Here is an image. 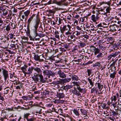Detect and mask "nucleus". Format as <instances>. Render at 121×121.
I'll return each instance as SVG.
<instances>
[{
  "instance_id": "f257e3e1",
  "label": "nucleus",
  "mask_w": 121,
  "mask_h": 121,
  "mask_svg": "<svg viewBox=\"0 0 121 121\" xmlns=\"http://www.w3.org/2000/svg\"><path fill=\"white\" fill-rule=\"evenodd\" d=\"M71 27L70 25L66 24L60 29L61 32L62 34H63L65 31H66L65 35L69 37V35H71L72 34V31L71 30Z\"/></svg>"
},
{
  "instance_id": "f03ea898",
  "label": "nucleus",
  "mask_w": 121,
  "mask_h": 121,
  "mask_svg": "<svg viewBox=\"0 0 121 121\" xmlns=\"http://www.w3.org/2000/svg\"><path fill=\"white\" fill-rule=\"evenodd\" d=\"M90 51L93 52H94V54L96 56V57L99 59H100L103 56L102 53L100 52V50L94 46L90 47Z\"/></svg>"
},
{
  "instance_id": "7ed1b4c3",
  "label": "nucleus",
  "mask_w": 121,
  "mask_h": 121,
  "mask_svg": "<svg viewBox=\"0 0 121 121\" xmlns=\"http://www.w3.org/2000/svg\"><path fill=\"white\" fill-rule=\"evenodd\" d=\"M64 2L63 0H61L60 1H57L56 0H50L48 3V4H56L59 6H61L63 5L62 3Z\"/></svg>"
},
{
  "instance_id": "20e7f679",
  "label": "nucleus",
  "mask_w": 121,
  "mask_h": 121,
  "mask_svg": "<svg viewBox=\"0 0 121 121\" xmlns=\"http://www.w3.org/2000/svg\"><path fill=\"white\" fill-rule=\"evenodd\" d=\"M2 73L4 77V79L5 81L6 80L7 78L9 77V72L4 69H2Z\"/></svg>"
},
{
  "instance_id": "39448f33",
  "label": "nucleus",
  "mask_w": 121,
  "mask_h": 121,
  "mask_svg": "<svg viewBox=\"0 0 121 121\" xmlns=\"http://www.w3.org/2000/svg\"><path fill=\"white\" fill-rule=\"evenodd\" d=\"M33 69L34 70L33 71V72L34 75L38 76V75L40 74L41 72V69L37 67H34Z\"/></svg>"
},
{
  "instance_id": "423d86ee",
  "label": "nucleus",
  "mask_w": 121,
  "mask_h": 121,
  "mask_svg": "<svg viewBox=\"0 0 121 121\" xmlns=\"http://www.w3.org/2000/svg\"><path fill=\"white\" fill-rule=\"evenodd\" d=\"M72 87V85H67L65 86H62L61 88V89L63 91L65 90V91H67L69 89H70Z\"/></svg>"
},
{
  "instance_id": "0eeeda50",
  "label": "nucleus",
  "mask_w": 121,
  "mask_h": 121,
  "mask_svg": "<svg viewBox=\"0 0 121 121\" xmlns=\"http://www.w3.org/2000/svg\"><path fill=\"white\" fill-rule=\"evenodd\" d=\"M35 14H33L30 18L28 20L27 23V27L29 28L30 26V24L31 21L33 20L34 17L35 16Z\"/></svg>"
},
{
  "instance_id": "6e6552de",
  "label": "nucleus",
  "mask_w": 121,
  "mask_h": 121,
  "mask_svg": "<svg viewBox=\"0 0 121 121\" xmlns=\"http://www.w3.org/2000/svg\"><path fill=\"white\" fill-rule=\"evenodd\" d=\"M99 17L98 16V15H97L96 16L95 15H93L91 17V19L93 22H95L97 20L99 19Z\"/></svg>"
},
{
  "instance_id": "1a4fd4ad",
  "label": "nucleus",
  "mask_w": 121,
  "mask_h": 121,
  "mask_svg": "<svg viewBox=\"0 0 121 121\" xmlns=\"http://www.w3.org/2000/svg\"><path fill=\"white\" fill-rule=\"evenodd\" d=\"M110 30L113 32L116 31V29H117V27L116 25H111L110 26Z\"/></svg>"
},
{
  "instance_id": "9d476101",
  "label": "nucleus",
  "mask_w": 121,
  "mask_h": 121,
  "mask_svg": "<svg viewBox=\"0 0 121 121\" xmlns=\"http://www.w3.org/2000/svg\"><path fill=\"white\" fill-rule=\"evenodd\" d=\"M13 78H15V80H13V82H14V84L15 85H21V83L19 81H16L18 79V78H16L14 76L13 77Z\"/></svg>"
},
{
  "instance_id": "9b49d317",
  "label": "nucleus",
  "mask_w": 121,
  "mask_h": 121,
  "mask_svg": "<svg viewBox=\"0 0 121 121\" xmlns=\"http://www.w3.org/2000/svg\"><path fill=\"white\" fill-rule=\"evenodd\" d=\"M27 66L26 65H24V66L21 68V69L22 70V72L24 73L26 75L27 74V72H26V69L27 68Z\"/></svg>"
},
{
  "instance_id": "f8f14e48",
  "label": "nucleus",
  "mask_w": 121,
  "mask_h": 121,
  "mask_svg": "<svg viewBox=\"0 0 121 121\" xmlns=\"http://www.w3.org/2000/svg\"><path fill=\"white\" fill-rule=\"evenodd\" d=\"M40 20L39 19H38L36 21L35 24L34 26L35 29H37L38 28Z\"/></svg>"
},
{
  "instance_id": "ddd939ff",
  "label": "nucleus",
  "mask_w": 121,
  "mask_h": 121,
  "mask_svg": "<svg viewBox=\"0 0 121 121\" xmlns=\"http://www.w3.org/2000/svg\"><path fill=\"white\" fill-rule=\"evenodd\" d=\"M103 10H104L102 9L101 11H99L98 12L99 14L103 15H102V16L103 17L107 16L106 13L104 12V11H103Z\"/></svg>"
},
{
  "instance_id": "4468645a",
  "label": "nucleus",
  "mask_w": 121,
  "mask_h": 121,
  "mask_svg": "<svg viewBox=\"0 0 121 121\" xmlns=\"http://www.w3.org/2000/svg\"><path fill=\"white\" fill-rule=\"evenodd\" d=\"M97 84L98 87L99 91H100L103 87V85H101L100 83L98 82L96 83Z\"/></svg>"
},
{
  "instance_id": "2eb2a0df",
  "label": "nucleus",
  "mask_w": 121,
  "mask_h": 121,
  "mask_svg": "<svg viewBox=\"0 0 121 121\" xmlns=\"http://www.w3.org/2000/svg\"><path fill=\"white\" fill-rule=\"evenodd\" d=\"M33 68L34 67H32L31 68H29L28 69V72L27 73V74H31L32 73V72L33 69Z\"/></svg>"
},
{
  "instance_id": "dca6fc26",
  "label": "nucleus",
  "mask_w": 121,
  "mask_h": 121,
  "mask_svg": "<svg viewBox=\"0 0 121 121\" xmlns=\"http://www.w3.org/2000/svg\"><path fill=\"white\" fill-rule=\"evenodd\" d=\"M9 87H7L6 88H5L4 89V93L5 94H7L9 91V89L10 88Z\"/></svg>"
},
{
  "instance_id": "f3484780",
  "label": "nucleus",
  "mask_w": 121,
  "mask_h": 121,
  "mask_svg": "<svg viewBox=\"0 0 121 121\" xmlns=\"http://www.w3.org/2000/svg\"><path fill=\"white\" fill-rule=\"evenodd\" d=\"M30 115L29 113H25L23 116L24 118L25 119H26L27 120L28 119V117Z\"/></svg>"
},
{
  "instance_id": "a211bd4d",
  "label": "nucleus",
  "mask_w": 121,
  "mask_h": 121,
  "mask_svg": "<svg viewBox=\"0 0 121 121\" xmlns=\"http://www.w3.org/2000/svg\"><path fill=\"white\" fill-rule=\"evenodd\" d=\"M34 77H32V78L33 80L35 82L38 81L39 80V78L38 77V76L34 75Z\"/></svg>"
},
{
  "instance_id": "6ab92c4d",
  "label": "nucleus",
  "mask_w": 121,
  "mask_h": 121,
  "mask_svg": "<svg viewBox=\"0 0 121 121\" xmlns=\"http://www.w3.org/2000/svg\"><path fill=\"white\" fill-rule=\"evenodd\" d=\"M109 0L107 2V1H105V2H102L101 3H100V4L101 5L102 4H107L109 6H110L111 4V3L110 2V0Z\"/></svg>"
},
{
  "instance_id": "aec40b11",
  "label": "nucleus",
  "mask_w": 121,
  "mask_h": 121,
  "mask_svg": "<svg viewBox=\"0 0 121 121\" xmlns=\"http://www.w3.org/2000/svg\"><path fill=\"white\" fill-rule=\"evenodd\" d=\"M22 98L25 100H29L30 98H32L30 95L27 96H23L22 97Z\"/></svg>"
},
{
  "instance_id": "412c9836",
  "label": "nucleus",
  "mask_w": 121,
  "mask_h": 121,
  "mask_svg": "<svg viewBox=\"0 0 121 121\" xmlns=\"http://www.w3.org/2000/svg\"><path fill=\"white\" fill-rule=\"evenodd\" d=\"M60 76V77L64 78L66 77L65 74L63 72H60L59 74Z\"/></svg>"
},
{
  "instance_id": "4be33fe9",
  "label": "nucleus",
  "mask_w": 121,
  "mask_h": 121,
  "mask_svg": "<svg viewBox=\"0 0 121 121\" xmlns=\"http://www.w3.org/2000/svg\"><path fill=\"white\" fill-rule=\"evenodd\" d=\"M58 96L60 98H63L64 97V95L63 93H60L58 94Z\"/></svg>"
},
{
  "instance_id": "5701e85b",
  "label": "nucleus",
  "mask_w": 121,
  "mask_h": 121,
  "mask_svg": "<svg viewBox=\"0 0 121 121\" xmlns=\"http://www.w3.org/2000/svg\"><path fill=\"white\" fill-rule=\"evenodd\" d=\"M30 11L27 10L24 12V14L25 15V16L27 17L30 13Z\"/></svg>"
},
{
  "instance_id": "b1692460",
  "label": "nucleus",
  "mask_w": 121,
  "mask_h": 121,
  "mask_svg": "<svg viewBox=\"0 0 121 121\" xmlns=\"http://www.w3.org/2000/svg\"><path fill=\"white\" fill-rule=\"evenodd\" d=\"M71 78L73 80L77 81L78 80V77L76 75L72 76Z\"/></svg>"
},
{
  "instance_id": "393cba45",
  "label": "nucleus",
  "mask_w": 121,
  "mask_h": 121,
  "mask_svg": "<svg viewBox=\"0 0 121 121\" xmlns=\"http://www.w3.org/2000/svg\"><path fill=\"white\" fill-rule=\"evenodd\" d=\"M37 29H35L34 30V35L35 36V37H36L37 36H38L39 37H40V36L38 35V34L37 33Z\"/></svg>"
},
{
  "instance_id": "a878e982",
  "label": "nucleus",
  "mask_w": 121,
  "mask_h": 121,
  "mask_svg": "<svg viewBox=\"0 0 121 121\" xmlns=\"http://www.w3.org/2000/svg\"><path fill=\"white\" fill-rule=\"evenodd\" d=\"M38 76H39L40 77V81L43 82L44 80L43 75L41 74H39L38 75Z\"/></svg>"
},
{
  "instance_id": "bb28decb",
  "label": "nucleus",
  "mask_w": 121,
  "mask_h": 121,
  "mask_svg": "<svg viewBox=\"0 0 121 121\" xmlns=\"http://www.w3.org/2000/svg\"><path fill=\"white\" fill-rule=\"evenodd\" d=\"M116 72H114L113 73L111 74L110 75V77L113 78H114L115 77V75L116 74Z\"/></svg>"
},
{
  "instance_id": "cd10ccee",
  "label": "nucleus",
  "mask_w": 121,
  "mask_h": 121,
  "mask_svg": "<svg viewBox=\"0 0 121 121\" xmlns=\"http://www.w3.org/2000/svg\"><path fill=\"white\" fill-rule=\"evenodd\" d=\"M111 99L112 101H115L117 99L116 97L115 96H112L111 98Z\"/></svg>"
},
{
  "instance_id": "c85d7f7f",
  "label": "nucleus",
  "mask_w": 121,
  "mask_h": 121,
  "mask_svg": "<svg viewBox=\"0 0 121 121\" xmlns=\"http://www.w3.org/2000/svg\"><path fill=\"white\" fill-rule=\"evenodd\" d=\"M3 14L4 16L8 14V11L5 9H4L3 11Z\"/></svg>"
},
{
  "instance_id": "c756f323",
  "label": "nucleus",
  "mask_w": 121,
  "mask_h": 121,
  "mask_svg": "<svg viewBox=\"0 0 121 121\" xmlns=\"http://www.w3.org/2000/svg\"><path fill=\"white\" fill-rule=\"evenodd\" d=\"M43 57L42 56H39V61L42 62L43 61Z\"/></svg>"
},
{
  "instance_id": "7c9ffc66",
  "label": "nucleus",
  "mask_w": 121,
  "mask_h": 121,
  "mask_svg": "<svg viewBox=\"0 0 121 121\" xmlns=\"http://www.w3.org/2000/svg\"><path fill=\"white\" fill-rule=\"evenodd\" d=\"M73 112L76 115L78 116L79 115V112L77 110L74 109L73 110Z\"/></svg>"
},
{
  "instance_id": "2f4dec72",
  "label": "nucleus",
  "mask_w": 121,
  "mask_h": 121,
  "mask_svg": "<svg viewBox=\"0 0 121 121\" xmlns=\"http://www.w3.org/2000/svg\"><path fill=\"white\" fill-rule=\"evenodd\" d=\"M72 83L73 84V85L74 86H77V87L79 86L77 82H72Z\"/></svg>"
},
{
  "instance_id": "473e14b6",
  "label": "nucleus",
  "mask_w": 121,
  "mask_h": 121,
  "mask_svg": "<svg viewBox=\"0 0 121 121\" xmlns=\"http://www.w3.org/2000/svg\"><path fill=\"white\" fill-rule=\"evenodd\" d=\"M21 38L22 39L26 40V41H27L29 39L28 37H25L24 36H22Z\"/></svg>"
},
{
  "instance_id": "72a5a7b5",
  "label": "nucleus",
  "mask_w": 121,
  "mask_h": 121,
  "mask_svg": "<svg viewBox=\"0 0 121 121\" xmlns=\"http://www.w3.org/2000/svg\"><path fill=\"white\" fill-rule=\"evenodd\" d=\"M87 72L88 74V76H90L92 73L91 70L89 69H87Z\"/></svg>"
},
{
  "instance_id": "f704fd0d",
  "label": "nucleus",
  "mask_w": 121,
  "mask_h": 121,
  "mask_svg": "<svg viewBox=\"0 0 121 121\" xmlns=\"http://www.w3.org/2000/svg\"><path fill=\"white\" fill-rule=\"evenodd\" d=\"M75 34L77 36H78L80 34V33L78 32V31H76L74 32L73 33V34Z\"/></svg>"
},
{
  "instance_id": "c9c22d12",
  "label": "nucleus",
  "mask_w": 121,
  "mask_h": 121,
  "mask_svg": "<svg viewBox=\"0 0 121 121\" xmlns=\"http://www.w3.org/2000/svg\"><path fill=\"white\" fill-rule=\"evenodd\" d=\"M87 79L89 81L90 84L92 86H93V84L90 78H87Z\"/></svg>"
},
{
  "instance_id": "e433bc0d",
  "label": "nucleus",
  "mask_w": 121,
  "mask_h": 121,
  "mask_svg": "<svg viewBox=\"0 0 121 121\" xmlns=\"http://www.w3.org/2000/svg\"><path fill=\"white\" fill-rule=\"evenodd\" d=\"M119 53V52H116L114 54H113L112 55V56L113 57H115L117 56Z\"/></svg>"
},
{
  "instance_id": "4c0bfd02",
  "label": "nucleus",
  "mask_w": 121,
  "mask_h": 121,
  "mask_svg": "<svg viewBox=\"0 0 121 121\" xmlns=\"http://www.w3.org/2000/svg\"><path fill=\"white\" fill-rule=\"evenodd\" d=\"M71 80L70 78L68 79H65L64 80V82H68L69 81Z\"/></svg>"
},
{
  "instance_id": "58836bf2",
  "label": "nucleus",
  "mask_w": 121,
  "mask_h": 121,
  "mask_svg": "<svg viewBox=\"0 0 121 121\" xmlns=\"http://www.w3.org/2000/svg\"><path fill=\"white\" fill-rule=\"evenodd\" d=\"M6 30L7 31H9L10 30V27L9 25H8L7 26L6 28Z\"/></svg>"
},
{
  "instance_id": "ea45409f",
  "label": "nucleus",
  "mask_w": 121,
  "mask_h": 121,
  "mask_svg": "<svg viewBox=\"0 0 121 121\" xmlns=\"http://www.w3.org/2000/svg\"><path fill=\"white\" fill-rule=\"evenodd\" d=\"M111 8L110 7H108L106 9V13H110V11L111 10Z\"/></svg>"
},
{
  "instance_id": "a19ab883",
  "label": "nucleus",
  "mask_w": 121,
  "mask_h": 121,
  "mask_svg": "<svg viewBox=\"0 0 121 121\" xmlns=\"http://www.w3.org/2000/svg\"><path fill=\"white\" fill-rule=\"evenodd\" d=\"M39 56L38 55H35V56L34 59L36 60H39Z\"/></svg>"
},
{
  "instance_id": "79ce46f5",
  "label": "nucleus",
  "mask_w": 121,
  "mask_h": 121,
  "mask_svg": "<svg viewBox=\"0 0 121 121\" xmlns=\"http://www.w3.org/2000/svg\"><path fill=\"white\" fill-rule=\"evenodd\" d=\"M49 13V14H50L51 15V14L52 13L53 15L54 14L55 12L54 11H53L52 10H50L48 11Z\"/></svg>"
},
{
  "instance_id": "37998d69",
  "label": "nucleus",
  "mask_w": 121,
  "mask_h": 121,
  "mask_svg": "<svg viewBox=\"0 0 121 121\" xmlns=\"http://www.w3.org/2000/svg\"><path fill=\"white\" fill-rule=\"evenodd\" d=\"M48 71L47 70H45L43 72V73L44 74V75H48Z\"/></svg>"
},
{
  "instance_id": "c03bdc74",
  "label": "nucleus",
  "mask_w": 121,
  "mask_h": 121,
  "mask_svg": "<svg viewBox=\"0 0 121 121\" xmlns=\"http://www.w3.org/2000/svg\"><path fill=\"white\" fill-rule=\"evenodd\" d=\"M80 45L82 47H83L85 45V43L82 42H80L79 43Z\"/></svg>"
},
{
  "instance_id": "a18cd8bd",
  "label": "nucleus",
  "mask_w": 121,
  "mask_h": 121,
  "mask_svg": "<svg viewBox=\"0 0 121 121\" xmlns=\"http://www.w3.org/2000/svg\"><path fill=\"white\" fill-rule=\"evenodd\" d=\"M15 36L14 35H13L12 34H9V36L10 38L11 39H12L13 38L14 36Z\"/></svg>"
},
{
  "instance_id": "49530a36",
  "label": "nucleus",
  "mask_w": 121,
  "mask_h": 121,
  "mask_svg": "<svg viewBox=\"0 0 121 121\" xmlns=\"http://www.w3.org/2000/svg\"><path fill=\"white\" fill-rule=\"evenodd\" d=\"M21 85L22 84H21V85L15 86L16 89H20V87L21 86Z\"/></svg>"
},
{
  "instance_id": "de8ad7c7",
  "label": "nucleus",
  "mask_w": 121,
  "mask_h": 121,
  "mask_svg": "<svg viewBox=\"0 0 121 121\" xmlns=\"http://www.w3.org/2000/svg\"><path fill=\"white\" fill-rule=\"evenodd\" d=\"M102 106L103 108L105 109H106L107 108V107H106V105L105 104H104L102 105Z\"/></svg>"
},
{
  "instance_id": "09e8293b",
  "label": "nucleus",
  "mask_w": 121,
  "mask_h": 121,
  "mask_svg": "<svg viewBox=\"0 0 121 121\" xmlns=\"http://www.w3.org/2000/svg\"><path fill=\"white\" fill-rule=\"evenodd\" d=\"M77 88L78 89L79 91L81 92H82V91L83 90V89L81 88L79 86L77 87Z\"/></svg>"
},
{
  "instance_id": "8fccbe9b",
  "label": "nucleus",
  "mask_w": 121,
  "mask_h": 121,
  "mask_svg": "<svg viewBox=\"0 0 121 121\" xmlns=\"http://www.w3.org/2000/svg\"><path fill=\"white\" fill-rule=\"evenodd\" d=\"M74 25L76 26L78 24V21L77 20H75L73 23Z\"/></svg>"
},
{
  "instance_id": "3c124183",
  "label": "nucleus",
  "mask_w": 121,
  "mask_h": 121,
  "mask_svg": "<svg viewBox=\"0 0 121 121\" xmlns=\"http://www.w3.org/2000/svg\"><path fill=\"white\" fill-rule=\"evenodd\" d=\"M34 118H32L30 119H28L27 120V121H34Z\"/></svg>"
},
{
  "instance_id": "603ef678",
  "label": "nucleus",
  "mask_w": 121,
  "mask_h": 121,
  "mask_svg": "<svg viewBox=\"0 0 121 121\" xmlns=\"http://www.w3.org/2000/svg\"><path fill=\"white\" fill-rule=\"evenodd\" d=\"M4 98L3 96L1 95V94L0 93V100L3 101L4 100Z\"/></svg>"
},
{
  "instance_id": "864d4df0",
  "label": "nucleus",
  "mask_w": 121,
  "mask_h": 121,
  "mask_svg": "<svg viewBox=\"0 0 121 121\" xmlns=\"http://www.w3.org/2000/svg\"><path fill=\"white\" fill-rule=\"evenodd\" d=\"M100 64L99 63L97 62L95 63V64L94 65V66H100Z\"/></svg>"
},
{
  "instance_id": "5fc2aeb1",
  "label": "nucleus",
  "mask_w": 121,
  "mask_h": 121,
  "mask_svg": "<svg viewBox=\"0 0 121 121\" xmlns=\"http://www.w3.org/2000/svg\"><path fill=\"white\" fill-rule=\"evenodd\" d=\"M4 85L3 84L0 85V91L2 90L3 88L4 87Z\"/></svg>"
},
{
  "instance_id": "6e6d98bb",
  "label": "nucleus",
  "mask_w": 121,
  "mask_h": 121,
  "mask_svg": "<svg viewBox=\"0 0 121 121\" xmlns=\"http://www.w3.org/2000/svg\"><path fill=\"white\" fill-rule=\"evenodd\" d=\"M69 36L70 37V39H73L74 37H75V36L74 34H72V35H71L70 36L69 35V37L68 36V37H69Z\"/></svg>"
},
{
  "instance_id": "4d7b16f0",
  "label": "nucleus",
  "mask_w": 121,
  "mask_h": 121,
  "mask_svg": "<svg viewBox=\"0 0 121 121\" xmlns=\"http://www.w3.org/2000/svg\"><path fill=\"white\" fill-rule=\"evenodd\" d=\"M54 9L56 10V11H58L59 10H60L62 9L59 8L58 7H55L54 8Z\"/></svg>"
},
{
  "instance_id": "13d9d810",
  "label": "nucleus",
  "mask_w": 121,
  "mask_h": 121,
  "mask_svg": "<svg viewBox=\"0 0 121 121\" xmlns=\"http://www.w3.org/2000/svg\"><path fill=\"white\" fill-rule=\"evenodd\" d=\"M117 102L115 103H113L112 104L113 106H114V108H115V107H116L117 106Z\"/></svg>"
},
{
  "instance_id": "bf43d9fd",
  "label": "nucleus",
  "mask_w": 121,
  "mask_h": 121,
  "mask_svg": "<svg viewBox=\"0 0 121 121\" xmlns=\"http://www.w3.org/2000/svg\"><path fill=\"white\" fill-rule=\"evenodd\" d=\"M113 116H110L109 118L110 120H112L113 121H114V120L113 119Z\"/></svg>"
},
{
  "instance_id": "052dcab7",
  "label": "nucleus",
  "mask_w": 121,
  "mask_h": 121,
  "mask_svg": "<svg viewBox=\"0 0 121 121\" xmlns=\"http://www.w3.org/2000/svg\"><path fill=\"white\" fill-rule=\"evenodd\" d=\"M62 21V19H60V18H59V24H58V25H59L61 23V21Z\"/></svg>"
},
{
  "instance_id": "680f3d73",
  "label": "nucleus",
  "mask_w": 121,
  "mask_h": 121,
  "mask_svg": "<svg viewBox=\"0 0 121 121\" xmlns=\"http://www.w3.org/2000/svg\"><path fill=\"white\" fill-rule=\"evenodd\" d=\"M60 86L58 84H56L55 86V88H58L60 87Z\"/></svg>"
},
{
  "instance_id": "e2e57ef3",
  "label": "nucleus",
  "mask_w": 121,
  "mask_h": 121,
  "mask_svg": "<svg viewBox=\"0 0 121 121\" xmlns=\"http://www.w3.org/2000/svg\"><path fill=\"white\" fill-rule=\"evenodd\" d=\"M80 21L82 22H83L84 21V19L82 17H81L80 19Z\"/></svg>"
},
{
  "instance_id": "0e129e2a",
  "label": "nucleus",
  "mask_w": 121,
  "mask_h": 121,
  "mask_svg": "<svg viewBox=\"0 0 121 121\" xmlns=\"http://www.w3.org/2000/svg\"><path fill=\"white\" fill-rule=\"evenodd\" d=\"M112 115H113L114 116L115 115L117 114V113L114 111H112Z\"/></svg>"
},
{
  "instance_id": "69168bd1",
  "label": "nucleus",
  "mask_w": 121,
  "mask_h": 121,
  "mask_svg": "<svg viewBox=\"0 0 121 121\" xmlns=\"http://www.w3.org/2000/svg\"><path fill=\"white\" fill-rule=\"evenodd\" d=\"M76 29L79 30H81V28H80L78 26H77L76 27Z\"/></svg>"
},
{
  "instance_id": "338daca9",
  "label": "nucleus",
  "mask_w": 121,
  "mask_h": 121,
  "mask_svg": "<svg viewBox=\"0 0 121 121\" xmlns=\"http://www.w3.org/2000/svg\"><path fill=\"white\" fill-rule=\"evenodd\" d=\"M112 55H110L109 56H108V60H109L112 58Z\"/></svg>"
},
{
  "instance_id": "774afa93",
  "label": "nucleus",
  "mask_w": 121,
  "mask_h": 121,
  "mask_svg": "<svg viewBox=\"0 0 121 121\" xmlns=\"http://www.w3.org/2000/svg\"><path fill=\"white\" fill-rule=\"evenodd\" d=\"M95 88H93L91 89V92L92 93L94 92L95 91Z\"/></svg>"
}]
</instances>
